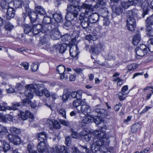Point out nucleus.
Instances as JSON below:
<instances>
[{
  "mask_svg": "<svg viewBox=\"0 0 153 153\" xmlns=\"http://www.w3.org/2000/svg\"><path fill=\"white\" fill-rule=\"evenodd\" d=\"M100 108L99 105H96L92 112V114L83 117L81 123L88 124L94 122L96 124L98 125L100 122V118L106 117L108 114L106 110Z\"/></svg>",
  "mask_w": 153,
  "mask_h": 153,
  "instance_id": "f257e3e1",
  "label": "nucleus"
},
{
  "mask_svg": "<svg viewBox=\"0 0 153 153\" xmlns=\"http://www.w3.org/2000/svg\"><path fill=\"white\" fill-rule=\"evenodd\" d=\"M82 7L85 9V11L84 13H81V16L87 17L88 16L86 19L91 23H96L98 21L99 15L95 13H92L96 8L95 7L91 4L84 3L82 5Z\"/></svg>",
  "mask_w": 153,
  "mask_h": 153,
  "instance_id": "f03ea898",
  "label": "nucleus"
},
{
  "mask_svg": "<svg viewBox=\"0 0 153 153\" xmlns=\"http://www.w3.org/2000/svg\"><path fill=\"white\" fill-rule=\"evenodd\" d=\"M66 148L61 146L60 149L56 146L50 148L47 146L45 142H39L37 146L38 151L42 153H66Z\"/></svg>",
  "mask_w": 153,
  "mask_h": 153,
  "instance_id": "7ed1b4c3",
  "label": "nucleus"
},
{
  "mask_svg": "<svg viewBox=\"0 0 153 153\" xmlns=\"http://www.w3.org/2000/svg\"><path fill=\"white\" fill-rule=\"evenodd\" d=\"M26 89L25 90L24 94L26 97L29 99L33 98V93L39 96H42L44 94L47 97L51 96L49 91L46 89L42 88L40 90H36L34 86L32 85H30L26 86Z\"/></svg>",
  "mask_w": 153,
  "mask_h": 153,
  "instance_id": "20e7f679",
  "label": "nucleus"
},
{
  "mask_svg": "<svg viewBox=\"0 0 153 153\" xmlns=\"http://www.w3.org/2000/svg\"><path fill=\"white\" fill-rule=\"evenodd\" d=\"M82 9V5L75 6L68 4L67 8L68 12L65 16V19L67 21L76 22L77 20V16L78 15V13Z\"/></svg>",
  "mask_w": 153,
  "mask_h": 153,
  "instance_id": "39448f33",
  "label": "nucleus"
},
{
  "mask_svg": "<svg viewBox=\"0 0 153 153\" xmlns=\"http://www.w3.org/2000/svg\"><path fill=\"white\" fill-rule=\"evenodd\" d=\"M53 25H42L39 24L33 25V33L35 35L43 36L48 34L50 33V28H51Z\"/></svg>",
  "mask_w": 153,
  "mask_h": 153,
  "instance_id": "423d86ee",
  "label": "nucleus"
},
{
  "mask_svg": "<svg viewBox=\"0 0 153 153\" xmlns=\"http://www.w3.org/2000/svg\"><path fill=\"white\" fill-rule=\"evenodd\" d=\"M94 143L92 144L91 147V151L92 152H101L102 147L104 145H108L109 143V140L106 141L105 139L102 138H93Z\"/></svg>",
  "mask_w": 153,
  "mask_h": 153,
  "instance_id": "0eeeda50",
  "label": "nucleus"
},
{
  "mask_svg": "<svg viewBox=\"0 0 153 153\" xmlns=\"http://www.w3.org/2000/svg\"><path fill=\"white\" fill-rule=\"evenodd\" d=\"M141 8L143 9V11L141 14H140L138 13V10L134 8L131 10L128 11V16H132L134 18V17H137L139 19L144 18L146 15L149 14V9L146 7Z\"/></svg>",
  "mask_w": 153,
  "mask_h": 153,
  "instance_id": "6e6552de",
  "label": "nucleus"
},
{
  "mask_svg": "<svg viewBox=\"0 0 153 153\" xmlns=\"http://www.w3.org/2000/svg\"><path fill=\"white\" fill-rule=\"evenodd\" d=\"M106 129V126L103 125L101 127L100 129L94 131L93 134L95 136L94 138H102V139H105L106 141L109 140L105 133V131Z\"/></svg>",
  "mask_w": 153,
  "mask_h": 153,
  "instance_id": "1a4fd4ad",
  "label": "nucleus"
},
{
  "mask_svg": "<svg viewBox=\"0 0 153 153\" xmlns=\"http://www.w3.org/2000/svg\"><path fill=\"white\" fill-rule=\"evenodd\" d=\"M8 3L4 1L1 4L2 8L4 9H7L6 17L8 20H10L15 16V11L12 7H8Z\"/></svg>",
  "mask_w": 153,
  "mask_h": 153,
  "instance_id": "9d476101",
  "label": "nucleus"
},
{
  "mask_svg": "<svg viewBox=\"0 0 153 153\" xmlns=\"http://www.w3.org/2000/svg\"><path fill=\"white\" fill-rule=\"evenodd\" d=\"M53 25V26L50 28V33L48 34V38L50 36L53 40H56L61 37V35L57 27H55L54 25Z\"/></svg>",
  "mask_w": 153,
  "mask_h": 153,
  "instance_id": "9b49d317",
  "label": "nucleus"
},
{
  "mask_svg": "<svg viewBox=\"0 0 153 153\" xmlns=\"http://www.w3.org/2000/svg\"><path fill=\"white\" fill-rule=\"evenodd\" d=\"M135 51L137 56H143L147 53L148 51L145 45L142 44L136 47Z\"/></svg>",
  "mask_w": 153,
  "mask_h": 153,
  "instance_id": "f8f14e48",
  "label": "nucleus"
},
{
  "mask_svg": "<svg viewBox=\"0 0 153 153\" xmlns=\"http://www.w3.org/2000/svg\"><path fill=\"white\" fill-rule=\"evenodd\" d=\"M126 21V27L128 30L133 31L134 30L136 26L135 20L132 16H128Z\"/></svg>",
  "mask_w": 153,
  "mask_h": 153,
  "instance_id": "ddd939ff",
  "label": "nucleus"
},
{
  "mask_svg": "<svg viewBox=\"0 0 153 153\" xmlns=\"http://www.w3.org/2000/svg\"><path fill=\"white\" fill-rule=\"evenodd\" d=\"M48 34L42 36L40 37V44L44 49L47 50L50 47V44L48 42Z\"/></svg>",
  "mask_w": 153,
  "mask_h": 153,
  "instance_id": "4468645a",
  "label": "nucleus"
},
{
  "mask_svg": "<svg viewBox=\"0 0 153 153\" xmlns=\"http://www.w3.org/2000/svg\"><path fill=\"white\" fill-rule=\"evenodd\" d=\"M81 104L80 110L79 109L78 111L79 113L86 115L91 112V108L86 103L83 102Z\"/></svg>",
  "mask_w": 153,
  "mask_h": 153,
  "instance_id": "2eb2a0df",
  "label": "nucleus"
},
{
  "mask_svg": "<svg viewBox=\"0 0 153 153\" xmlns=\"http://www.w3.org/2000/svg\"><path fill=\"white\" fill-rule=\"evenodd\" d=\"M19 117L23 120H26L28 117L32 120L34 118L33 114L28 111H26L25 112L22 111H20Z\"/></svg>",
  "mask_w": 153,
  "mask_h": 153,
  "instance_id": "dca6fc26",
  "label": "nucleus"
},
{
  "mask_svg": "<svg viewBox=\"0 0 153 153\" xmlns=\"http://www.w3.org/2000/svg\"><path fill=\"white\" fill-rule=\"evenodd\" d=\"M105 4H103L102 6H98V7L100 8L99 9L98 12L99 15L100 16H101L103 18L107 17L108 15V11L107 8L105 7Z\"/></svg>",
  "mask_w": 153,
  "mask_h": 153,
  "instance_id": "f3484780",
  "label": "nucleus"
},
{
  "mask_svg": "<svg viewBox=\"0 0 153 153\" xmlns=\"http://www.w3.org/2000/svg\"><path fill=\"white\" fill-rule=\"evenodd\" d=\"M79 53L78 48L75 44H73L70 48V54L73 57H76Z\"/></svg>",
  "mask_w": 153,
  "mask_h": 153,
  "instance_id": "a211bd4d",
  "label": "nucleus"
},
{
  "mask_svg": "<svg viewBox=\"0 0 153 153\" xmlns=\"http://www.w3.org/2000/svg\"><path fill=\"white\" fill-rule=\"evenodd\" d=\"M80 16L82 17V19H81V18H80V20L81 21V27L84 29H85L86 30L87 32H89V30L87 29L89 28V22H88V20H85V17H86L85 16H81L80 15Z\"/></svg>",
  "mask_w": 153,
  "mask_h": 153,
  "instance_id": "6ab92c4d",
  "label": "nucleus"
},
{
  "mask_svg": "<svg viewBox=\"0 0 153 153\" xmlns=\"http://www.w3.org/2000/svg\"><path fill=\"white\" fill-rule=\"evenodd\" d=\"M24 29V32L25 34H28L31 36H35L33 33V26L32 27L27 24H25L23 26Z\"/></svg>",
  "mask_w": 153,
  "mask_h": 153,
  "instance_id": "aec40b11",
  "label": "nucleus"
},
{
  "mask_svg": "<svg viewBox=\"0 0 153 153\" xmlns=\"http://www.w3.org/2000/svg\"><path fill=\"white\" fill-rule=\"evenodd\" d=\"M69 47L65 44L62 45L57 44L53 46V48L55 49H58L59 53H64L67 49V48Z\"/></svg>",
  "mask_w": 153,
  "mask_h": 153,
  "instance_id": "412c9836",
  "label": "nucleus"
},
{
  "mask_svg": "<svg viewBox=\"0 0 153 153\" xmlns=\"http://www.w3.org/2000/svg\"><path fill=\"white\" fill-rule=\"evenodd\" d=\"M134 4L135 5L138 6L140 7L141 8L144 7L149 8V3L147 0H145L144 1L143 0H135Z\"/></svg>",
  "mask_w": 153,
  "mask_h": 153,
  "instance_id": "4be33fe9",
  "label": "nucleus"
},
{
  "mask_svg": "<svg viewBox=\"0 0 153 153\" xmlns=\"http://www.w3.org/2000/svg\"><path fill=\"white\" fill-rule=\"evenodd\" d=\"M102 46L100 45H91V51L92 53L98 54L102 50Z\"/></svg>",
  "mask_w": 153,
  "mask_h": 153,
  "instance_id": "5701e85b",
  "label": "nucleus"
},
{
  "mask_svg": "<svg viewBox=\"0 0 153 153\" xmlns=\"http://www.w3.org/2000/svg\"><path fill=\"white\" fill-rule=\"evenodd\" d=\"M65 68L62 65H59L56 68L57 71L60 74L62 75L60 76L61 79H63L65 76Z\"/></svg>",
  "mask_w": 153,
  "mask_h": 153,
  "instance_id": "b1692460",
  "label": "nucleus"
},
{
  "mask_svg": "<svg viewBox=\"0 0 153 153\" xmlns=\"http://www.w3.org/2000/svg\"><path fill=\"white\" fill-rule=\"evenodd\" d=\"M35 13L41 15H45L46 14V11L40 5L36 6L35 7Z\"/></svg>",
  "mask_w": 153,
  "mask_h": 153,
  "instance_id": "393cba45",
  "label": "nucleus"
},
{
  "mask_svg": "<svg viewBox=\"0 0 153 153\" xmlns=\"http://www.w3.org/2000/svg\"><path fill=\"white\" fill-rule=\"evenodd\" d=\"M112 9L113 12L117 15H119L123 12V8L120 6H117L115 5H113Z\"/></svg>",
  "mask_w": 153,
  "mask_h": 153,
  "instance_id": "a878e982",
  "label": "nucleus"
},
{
  "mask_svg": "<svg viewBox=\"0 0 153 153\" xmlns=\"http://www.w3.org/2000/svg\"><path fill=\"white\" fill-rule=\"evenodd\" d=\"M14 108L13 107H10L7 105V104L5 102H3L0 104V111H6L7 110H14Z\"/></svg>",
  "mask_w": 153,
  "mask_h": 153,
  "instance_id": "bb28decb",
  "label": "nucleus"
},
{
  "mask_svg": "<svg viewBox=\"0 0 153 153\" xmlns=\"http://www.w3.org/2000/svg\"><path fill=\"white\" fill-rule=\"evenodd\" d=\"M37 137L39 142H45L47 138V134L44 132H40L38 134Z\"/></svg>",
  "mask_w": 153,
  "mask_h": 153,
  "instance_id": "cd10ccee",
  "label": "nucleus"
},
{
  "mask_svg": "<svg viewBox=\"0 0 153 153\" xmlns=\"http://www.w3.org/2000/svg\"><path fill=\"white\" fill-rule=\"evenodd\" d=\"M53 17L55 21L57 23H55L54 24L57 25L58 23H60L62 21V17L60 13H55L53 15Z\"/></svg>",
  "mask_w": 153,
  "mask_h": 153,
  "instance_id": "c85d7f7f",
  "label": "nucleus"
},
{
  "mask_svg": "<svg viewBox=\"0 0 153 153\" xmlns=\"http://www.w3.org/2000/svg\"><path fill=\"white\" fill-rule=\"evenodd\" d=\"M9 130L11 133L15 135L19 134L21 132V130L19 128L13 126H11Z\"/></svg>",
  "mask_w": 153,
  "mask_h": 153,
  "instance_id": "c756f323",
  "label": "nucleus"
},
{
  "mask_svg": "<svg viewBox=\"0 0 153 153\" xmlns=\"http://www.w3.org/2000/svg\"><path fill=\"white\" fill-rule=\"evenodd\" d=\"M147 49L151 52H153V39H149L145 45Z\"/></svg>",
  "mask_w": 153,
  "mask_h": 153,
  "instance_id": "7c9ffc66",
  "label": "nucleus"
},
{
  "mask_svg": "<svg viewBox=\"0 0 153 153\" xmlns=\"http://www.w3.org/2000/svg\"><path fill=\"white\" fill-rule=\"evenodd\" d=\"M146 26L147 27H151L153 25V18L152 16L148 17L145 20Z\"/></svg>",
  "mask_w": 153,
  "mask_h": 153,
  "instance_id": "2f4dec72",
  "label": "nucleus"
},
{
  "mask_svg": "<svg viewBox=\"0 0 153 153\" xmlns=\"http://www.w3.org/2000/svg\"><path fill=\"white\" fill-rule=\"evenodd\" d=\"M53 19L51 18L48 16H45L42 21V23L45 25H51L52 24Z\"/></svg>",
  "mask_w": 153,
  "mask_h": 153,
  "instance_id": "473e14b6",
  "label": "nucleus"
},
{
  "mask_svg": "<svg viewBox=\"0 0 153 153\" xmlns=\"http://www.w3.org/2000/svg\"><path fill=\"white\" fill-rule=\"evenodd\" d=\"M140 35L138 33L135 35L132 39V43L135 45H137L140 40Z\"/></svg>",
  "mask_w": 153,
  "mask_h": 153,
  "instance_id": "72a5a7b5",
  "label": "nucleus"
},
{
  "mask_svg": "<svg viewBox=\"0 0 153 153\" xmlns=\"http://www.w3.org/2000/svg\"><path fill=\"white\" fill-rule=\"evenodd\" d=\"M84 131H82L81 132V135H82V138L85 140L87 142L91 140V135L90 134H85Z\"/></svg>",
  "mask_w": 153,
  "mask_h": 153,
  "instance_id": "f704fd0d",
  "label": "nucleus"
},
{
  "mask_svg": "<svg viewBox=\"0 0 153 153\" xmlns=\"http://www.w3.org/2000/svg\"><path fill=\"white\" fill-rule=\"evenodd\" d=\"M121 5L123 7L126 9H127L131 6L135 5L133 2L129 1H122L121 3Z\"/></svg>",
  "mask_w": 153,
  "mask_h": 153,
  "instance_id": "c9c22d12",
  "label": "nucleus"
},
{
  "mask_svg": "<svg viewBox=\"0 0 153 153\" xmlns=\"http://www.w3.org/2000/svg\"><path fill=\"white\" fill-rule=\"evenodd\" d=\"M3 151L6 152L10 149V146L9 144L7 143L6 141L3 140L2 145L1 146Z\"/></svg>",
  "mask_w": 153,
  "mask_h": 153,
  "instance_id": "e433bc0d",
  "label": "nucleus"
},
{
  "mask_svg": "<svg viewBox=\"0 0 153 153\" xmlns=\"http://www.w3.org/2000/svg\"><path fill=\"white\" fill-rule=\"evenodd\" d=\"M140 126L138 123H136L133 125L131 127V131L132 133L137 132L140 128Z\"/></svg>",
  "mask_w": 153,
  "mask_h": 153,
  "instance_id": "4c0bfd02",
  "label": "nucleus"
},
{
  "mask_svg": "<svg viewBox=\"0 0 153 153\" xmlns=\"http://www.w3.org/2000/svg\"><path fill=\"white\" fill-rule=\"evenodd\" d=\"M82 102H83L81 101V100L75 99L73 102V105L75 108L78 111L79 109H78V107L81 105V103Z\"/></svg>",
  "mask_w": 153,
  "mask_h": 153,
  "instance_id": "58836bf2",
  "label": "nucleus"
},
{
  "mask_svg": "<svg viewBox=\"0 0 153 153\" xmlns=\"http://www.w3.org/2000/svg\"><path fill=\"white\" fill-rule=\"evenodd\" d=\"M29 17L31 22L33 23L36 21L38 17V15L35 12H33L29 15Z\"/></svg>",
  "mask_w": 153,
  "mask_h": 153,
  "instance_id": "ea45409f",
  "label": "nucleus"
},
{
  "mask_svg": "<svg viewBox=\"0 0 153 153\" xmlns=\"http://www.w3.org/2000/svg\"><path fill=\"white\" fill-rule=\"evenodd\" d=\"M12 120V117L10 115H7L6 117L2 116L0 117V120L3 122L6 123L7 122V120L10 121Z\"/></svg>",
  "mask_w": 153,
  "mask_h": 153,
  "instance_id": "a19ab883",
  "label": "nucleus"
},
{
  "mask_svg": "<svg viewBox=\"0 0 153 153\" xmlns=\"http://www.w3.org/2000/svg\"><path fill=\"white\" fill-rule=\"evenodd\" d=\"M8 132L7 129L5 126L2 125H0V134L5 135Z\"/></svg>",
  "mask_w": 153,
  "mask_h": 153,
  "instance_id": "79ce46f5",
  "label": "nucleus"
},
{
  "mask_svg": "<svg viewBox=\"0 0 153 153\" xmlns=\"http://www.w3.org/2000/svg\"><path fill=\"white\" fill-rule=\"evenodd\" d=\"M12 143L16 145L19 144L20 143L21 140L18 135L14 136V138Z\"/></svg>",
  "mask_w": 153,
  "mask_h": 153,
  "instance_id": "37998d69",
  "label": "nucleus"
},
{
  "mask_svg": "<svg viewBox=\"0 0 153 153\" xmlns=\"http://www.w3.org/2000/svg\"><path fill=\"white\" fill-rule=\"evenodd\" d=\"M94 2H97L96 4L93 6L95 7L96 8H98V6H102V5L103 4H105V2L103 1L104 0H92Z\"/></svg>",
  "mask_w": 153,
  "mask_h": 153,
  "instance_id": "c03bdc74",
  "label": "nucleus"
},
{
  "mask_svg": "<svg viewBox=\"0 0 153 153\" xmlns=\"http://www.w3.org/2000/svg\"><path fill=\"white\" fill-rule=\"evenodd\" d=\"M22 0H16L14 2V5L15 7L18 8L22 6Z\"/></svg>",
  "mask_w": 153,
  "mask_h": 153,
  "instance_id": "a18cd8bd",
  "label": "nucleus"
},
{
  "mask_svg": "<svg viewBox=\"0 0 153 153\" xmlns=\"http://www.w3.org/2000/svg\"><path fill=\"white\" fill-rule=\"evenodd\" d=\"M5 27L6 30L10 31L13 28L14 26L10 22H7L6 23Z\"/></svg>",
  "mask_w": 153,
  "mask_h": 153,
  "instance_id": "49530a36",
  "label": "nucleus"
},
{
  "mask_svg": "<svg viewBox=\"0 0 153 153\" xmlns=\"http://www.w3.org/2000/svg\"><path fill=\"white\" fill-rule=\"evenodd\" d=\"M24 10L25 12L28 14L31 13L32 11L30 9L29 4H24L23 5Z\"/></svg>",
  "mask_w": 153,
  "mask_h": 153,
  "instance_id": "de8ad7c7",
  "label": "nucleus"
},
{
  "mask_svg": "<svg viewBox=\"0 0 153 153\" xmlns=\"http://www.w3.org/2000/svg\"><path fill=\"white\" fill-rule=\"evenodd\" d=\"M71 37L68 33L63 35L61 37V40L63 41H67L70 40Z\"/></svg>",
  "mask_w": 153,
  "mask_h": 153,
  "instance_id": "09e8293b",
  "label": "nucleus"
},
{
  "mask_svg": "<svg viewBox=\"0 0 153 153\" xmlns=\"http://www.w3.org/2000/svg\"><path fill=\"white\" fill-rule=\"evenodd\" d=\"M137 67V65L135 63H132L128 65L127 68L129 71H133Z\"/></svg>",
  "mask_w": 153,
  "mask_h": 153,
  "instance_id": "8fccbe9b",
  "label": "nucleus"
},
{
  "mask_svg": "<svg viewBox=\"0 0 153 153\" xmlns=\"http://www.w3.org/2000/svg\"><path fill=\"white\" fill-rule=\"evenodd\" d=\"M16 21L17 24L19 25L22 26L24 25L23 24L25 22L24 19H23L20 17H17L16 18Z\"/></svg>",
  "mask_w": 153,
  "mask_h": 153,
  "instance_id": "3c124183",
  "label": "nucleus"
},
{
  "mask_svg": "<svg viewBox=\"0 0 153 153\" xmlns=\"http://www.w3.org/2000/svg\"><path fill=\"white\" fill-rule=\"evenodd\" d=\"M128 93H123L122 92H120L118 93L119 98L120 100L122 101L125 99L126 97L125 96L127 95Z\"/></svg>",
  "mask_w": 153,
  "mask_h": 153,
  "instance_id": "603ef678",
  "label": "nucleus"
},
{
  "mask_svg": "<svg viewBox=\"0 0 153 153\" xmlns=\"http://www.w3.org/2000/svg\"><path fill=\"white\" fill-rule=\"evenodd\" d=\"M69 97V94L68 92H63L62 99L63 102L66 101Z\"/></svg>",
  "mask_w": 153,
  "mask_h": 153,
  "instance_id": "864d4df0",
  "label": "nucleus"
},
{
  "mask_svg": "<svg viewBox=\"0 0 153 153\" xmlns=\"http://www.w3.org/2000/svg\"><path fill=\"white\" fill-rule=\"evenodd\" d=\"M53 126L54 127V128L59 129L60 128V126L59 123L57 121H54L53 122Z\"/></svg>",
  "mask_w": 153,
  "mask_h": 153,
  "instance_id": "5fc2aeb1",
  "label": "nucleus"
},
{
  "mask_svg": "<svg viewBox=\"0 0 153 153\" xmlns=\"http://www.w3.org/2000/svg\"><path fill=\"white\" fill-rule=\"evenodd\" d=\"M73 36H75L74 37L71 39V42H72V43H74L76 41V39L78 37V35L77 33L76 32H74L72 34Z\"/></svg>",
  "mask_w": 153,
  "mask_h": 153,
  "instance_id": "6e6d98bb",
  "label": "nucleus"
},
{
  "mask_svg": "<svg viewBox=\"0 0 153 153\" xmlns=\"http://www.w3.org/2000/svg\"><path fill=\"white\" fill-rule=\"evenodd\" d=\"M65 143L67 146H70L71 143V140L70 136H68L66 137Z\"/></svg>",
  "mask_w": 153,
  "mask_h": 153,
  "instance_id": "4d7b16f0",
  "label": "nucleus"
},
{
  "mask_svg": "<svg viewBox=\"0 0 153 153\" xmlns=\"http://www.w3.org/2000/svg\"><path fill=\"white\" fill-rule=\"evenodd\" d=\"M77 94H76V99L79 100H81L82 98V91L81 90L77 91Z\"/></svg>",
  "mask_w": 153,
  "mask_h": 153,
  "instance_id": "13d9d810",
  "label": "nucleus"
},
{
  "mask_svg": "<svg viewBox=\"0 0 153 153\" xmlns=\"http://www.w3.org/2000/svg\"><path fill=\"white\" fill-rule=\"evenodd\" d=\"M38 67V65L37 63L35 64L33 63L31 66V68L32 71H37Z\"/></svg>",
  "mask_w": 153,
  "mask_h": 153,
  "instance_id": "bf43d9fd",
  "label": "nucleus"
},
{
  "mask_svg": "<svg viewBox=\"0 0 153 153\" xmlns=\"http://www.w3.org/2000/svg\"><path fill=\"white\" fill-rule=\"evenodd\" d=\"M59 114L61 115L63 117L66 118V111L64 108H61L59 110Z\"/></svg>",
  "mask_w": 153,
  "mask_h": 153,
  "instance_id": "052dcab7",
  "label": "nucleus"
},
{
  "mask_svg": "<svg viewBox=\"0 0 153 153\" xmlns=\"http://www.w3.org/2000/svg\"><path fill=\"white\" fill-rule=\"evenodd\" d=\"M75 22H72L70 21H67L64 24L65 27H68L71 26L72 25L75 24Z\"/></svg>",
  "mask_w": 153,
  "mask_h": 153,
  "instance_id": "680f3d73",
  "label": "nucleus"
},
{
  "mask_svg": "<svg viewBox=\"0 0 153 153\" xmlns=\"http://www.w3.org/2000/svg\"><path fill=\"white\" fill-rule=\"evenodd\" d=\"M71 135L73 138H77L79 136L78 133L74 131L73 129H71Z\"/></svg>",
  "mask_w": 153,
  "mask_h": 153,
  "instance_id": "e2e57ef3",
  "label": "nucleus"
},
{
  "mask_svg": "<svg viewBox=\"0 0 153 153\" xmlns=\"http://www.w3.org/2000/svg\"><path fill=\"white\" fill-rule=\"evenodd\" d=\"M147 35L149 36H153V28L147 29Z\"/></svg>",
  "mask_w": 153,
  "mask_h": 153,
  "instance_id": "0e129e2a",
  "label": "nucleus"
},
{
  "mask_svg": "<svg viewBox=\"0 0 153 153\" xmlns=\"http://www.w3.org/2000/svg\"><path fill=\"white\" fill-rule=\"evenodd\" d=\"M103 25L105 26H108L110 24V21L108 19L107 17L104 18L103 19Z\"/></svg>",
  "mask_w": 153,
  "mask_h": 153,
  "instance_id": "69168bd1",
  "label": "nucleus"
},
{
  "mask_svg": "<svg viewBox=\"0 0 153 153\" xmlns=\"http://www.w3.org/2000/svg\"><path fill=\"white\" fill-rule=\"evenodd\" d=\"M13 134L11 133L8 134L7 137L8 139L10 142L12 143V141L13 140L14 138V135L13 136Z\"/></svg>",
  "mask_w": 153,
  "mask_h": 153,
  "instance_id": "338daca9",
  "label": "nucleus"
},
{
  "mask_svg": "<svg viewBox=\"0 0 153 153\" xmlns=\"http://www.w3.org/2000/svg\"><path fill=\"white\" fill-rule=\"evenodd\" d=\"M59 122L61 124L65 126H68L69 123L65 120L60 119L59 120Z\"/></svg>",
  "mask_w": 153,
  "mask_h": 153,
  "instance_id": "774afa93",
  "label": "nucleus"
}]
</instances>
